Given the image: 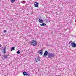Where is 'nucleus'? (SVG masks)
Instances as JSON below:
<instances>
[{"instance_id": "obj_1", "label": "nucleus", "mask_w": 76, "mask_h": 76, "mask_svg": "<svg viewBox=\"0 0 76 76\" xmlns=\"http://www.w3.org/2000/svg\"><path fill=\"white\" fill-rule=\"evenodd\" d=\"M55 55L54 54L48 53V58H51V57H54Z\"/></svg>"}, {"instance_id": "obj_2", "label": "nucleus", "mask_w": 76, "mask_h": 76, "mask_svg": "<svg viewBox=\"0 0 76 76\" xmlns=\"http://www.w3.org/2000/svg\"><path fill=\"white\" fill-rule=\"evenodd\" d=\"M31 44L33 46L37 45V42L35 40H33L31 41Z\"/></svg>"}, {"instance_id": "obj_3", "label": "nucleus", "mask_w": 76, "mask_h": 76, "mask_svg": "<svg viewBox=\"0 0 76 76\" xmlns=\"http://www.w3.org/2000/svg\"><path fill=\"white\" fill-rule=\"evenodd\" d=\"M71 45L73 48H74V47H76V44L75 43L72 42L71 44Z\"/></svg>"}, {"instance_id": "obj_4", "label": "nucleus", "mask_w": 76, "mask_h": 76, "mask_svg": "<svg viewBox=\"0 0 76 76\" xmlns=\"http://www.w3.org/2000/svg\"><path fill=\"white\" fill-rule=\"evenodd\" d=\"M48 54V52L47 51H45L44 53V55L43 56V57H46L47 56Z\"/></svg>"}, {"instance_id": "obj_5", "label": "nucleus", "mask_w": 76, "mask_h": 76, "mask_svg": "<svg viewBox=\"0 0 76 76\" xmlns=\"http://www.w3.org/2000/svg\"><path fill=\"white\" fill-rule=\"evenodd\" d=\"M2 52L4 53V54H5L6 53V48H2Z\"/></svg>"}, {"instance_id": "obj_6", "label": "nucleus", "mask_w": 76, "mask_h": 76, "mask_svg": "<svg viewBox=\"0 0 76 76\" xmlns=\"http://www.w3.org/2000/svg\"><path fill=\"white\" fill-rule=\"evenodd\" d=\"M8 56H9V55H4L3 56V59H7V58H8Z\"/></svg>"}, {"instance_id": "obj_7", "label": "nucleus", "mask_w": 76, "mask_h": 76, "mask_svg": "<svg viewBox=\"0 0 76 76\" xmlns=\"http://www.w3.org/2000/svg\"><path fill=\"white\" fill-rule=\"evenodd\" d=\"M36 62H38L40 61V57H38L35 59Z\"/></svg>"}, {"instance_id": "obj_8", "label": "nucleus", "mask_w": 76, "mask_h": 76, "mask_svg": "<svg viewBox=\"0 0 76 76\" xmlns=\"http://www.w3.org/2000/svg\"><path fill=\"white\" fill-rule=\"evenodd\" d=\"M23 74L24 76H29V74L27 73L26 72H23Z\"/></svg>"}, {"instance_id": "obj_9", "label": "nucleus", "mask_w": 76, "mask_h": 76, "mask_svg": "<svg viewBox=\"0 0 76 76\" xmlns=\"http://www.w3.org/2000/svg\"><path fill=\"white\" fill-rule=\"evenodd\" d=\"M34 6L36 7H38V3L37 2H35L34 3Z\"/></svg>"}, {"instance_id": "obj_10", "label": "nucleus", "mask_w": 76, "mask_h": 76, "mask_svg": "<svg viewBox=\"0 0 76 76\" xmlns=\"http://www.w3.org/2000/svg\"><path fill=\"white\" fill-rule=\"evenodd\" d=\"M42 23V24H40V26H45L46 25V24L44 23H43V22Z\"/></svg>"}, {"instance_id": "obj_11", "label": "nucleus", "mask_w": 76, "mask_h": 76, "mask_svg": "<svg viewBox=\"0 0 76 76\" xmlns=\"http://www.w3.org/2000/svg\"><path fill=\"white\" fill-rule=\"evenodd\" d=\"M39 22L40 23H42V22H43L44 20L41 19H39Z\"/></svg>"}, {"instance_id": "obj_12", "label": "nucleus", "mask_w": 76, "mask_h": 76, "mask_svg": "<svg viewBox=\"0 0 76 76\" xmlns=\"http://www.w3.org/2000/svg\"><path fill=\"white\" fill-rule=\"evenodd\" d=\"M42 50H40V51L38 52V53H39L41 55H42Z\"/></svg>"}, {"instance_id": "obj_13", "label": "nucleus", "mask_w": 76, "mask_h": 76, "mask_svg": "<svg viewBox=\"0 0 76 76\" xmlns=\"http://www.w3.org/2000/svg\"><path fill=\"white\" fill-rule=\"evenodd\" d=\"M22 4H24V3H26V2L25 1H23L21 2Z\"/></svg>"}, {"instance_id": "obj_14", "label": "nucleus", "mask_w": 76, "mask_h": 76, "mask_svg": "<svg viewBox=\"0 0 76 76\" xmlns=\"http://www.w3.org/2000/svg\"><path fill=\"white\" fill-rule=\"evenodd\" d=\"M12 50H15V47H12L11 48V51H12Z\"/></svg>"}, {"instance_id": "obj_15", "label": "nucleus", "mask_w": 76, "mask_h": 76, "mask_svg": "<svg viewBox=\"0 0 76 76\" xmlns=\"http://www.w3.org/2000/svg\"><path fill=\"white\" fill-rule=\"evenodd\" d=\"M11 3H14L15 1V0H11Z\"/></svg>"}, {"instance_id": "obj_16", "label": "nucleus", "mask_w": 76, "mask_h": 76, "mask_svg": "<svg viewBox=\"0 0 76 76\" xmlns=\"http://www.w3.org/2000/svg\"><path fill=\"white\" fill-rule=\"evenodd\" d=\"M17 54H20V51L19 50L17 52Z\"/></svg>"}, {"instance_id": "obj_17", "label": "nucleus", "mask_w": 76, "mask_h": 76, "mask_svg": "<svg viewBox=\"0 0 76 76\" xmlns=\"http://www.w3.org/2000/svg\"><path fill=\"white\" fill-rule=\"evenodd\" d=\"M6 30H4V33H6Z\"/></svg>"}, {"instance_id": "obj_18", "label": "nucleus", "mask_w": 76, "mask_h": 76, "mask_svg": "<svg viewBox=\"0 0 76 76\" xmlns=\"http://www.w3.org/2000/svg\"><path fill=\"white\" fill-rule=\"evenodd\" d=\"M69 44H72V41L69 42Z\"/></svg>"}, {"instance_id": "obj_19", "label": "nucleus", "mask_w": 76, "mask_h": 76, "mask_svg": "<svg viewBox=\"0 0 76 76\" xmlns=\"http://www.w3.org/2000/svg\"><path fill=\"white\" fill-rule=\"evenodd\" d=\"M1 47V45L0 44V47Z\"/></svg>"}, {"instance_id": "obj_20", "label": "nucleus", "mask_w": 76, "mask_h": 76, "mask_svg": "<svg viewBox=\"0 0 76 76\" xmlns=\"http://www.w3.org/2000/svg\"><path fill=\"white\" fill-rule=\"evenodd\" d=\"M56 76H61L60 75H57Z\"/></svg>"}, {"instance_id": "obj_21", "label": "nucleus", "mask_w": 76, "mask_h": 76, "mask_svg": "<svg viewBox=\"0 0 76 76\" xmlns=\"http://www.w3.org/2000/svg\"><path fill=\"white\" fill-rule=\"evenodd\" d=\"M49 18H50V17H49Z\"/></svg>"}, {"instance_id": "obj_22", "label": "nucleus", "mask_w": 76, "mask_h": 76, "mask_svg": "<svg viewBox=\"0 0 76 76\" xmlns=\"http://www.w3.org/2000/svg\"><path fill=\"white\" fill-rule=\"evenodd\" d=\"M49 18H50V17H49Z\"/></svg>"}]
</instances>
